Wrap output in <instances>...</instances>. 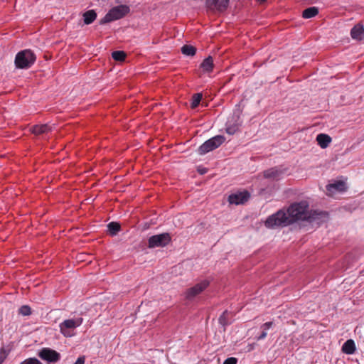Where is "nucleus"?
Returning a JSON list of instances; mask_svg holds the SVG:
<instances>
[{"label": "nucleus", "mask_w": 364, "mask_h": 364, "mask_svg": "<svg viewBox=\"0 0 364 364\" xmlns=\"http://www.w3.org/2000/svg\"><path fill=\"white\" fill-rule=\"evenodd\" d=\"M237 359L234 357H230L225 360L223 364H237Z\"/></svg>", "instance_id": "c85d7f7f"}, {"label": "nucleus", "mask_w": 364, "mask_h": 364, "mask_svg": "<svg viewBox=\"0 0 364 364\" xmlns=\"http://www.w3.org/2000/svg\"><path fill=\"white\" fill-rule=\"evenodd\" d=\"M350 36L353 39L362 41L364 38V28L360 24H356L350 30Z\"/></svg>", "instance_id": "ddd939ff"}, {"label": "nucleus", "mask_w": 364, "mask_h": 364, "mask_svg": "<svg viewBox=\"0 0 364 364\" xmlns=\"http://www.w3.org/2000/svg\"><path fill=\"white\" fill-rule=\"evenodd\" d=\"M320 228L323 224H326L329 220V214L326 211H320Z\"/></svg>", "instance_id": "b1692460"}, {"label": "nucleus", "mask_w": 364, "mask_h": 364, "mask_svg": "<svg viewBox=\"0 0 364 364\" xmlns=\"http://www.w3.org/2000/svg\"><path fill=\"white\" fill-rule=\"evenodd\" d=\"M272 321H269V322H266L265 323H264L262 326V328H263V330L264 331H267L268 329H269L272 326Z\"/></svg>", "instance_id": "7c9ffc66"}, {"label": "nucleus", "mask_w": 364, "mask_h": 364, "mask_svg": "<svg viewBox=\"0 0 364 364\" xmlns=\"http://www.w3.org/2000/svg\"><path fill=\"white\" fill-rule=\"evenodd\" d=\"M332 141L331 137L326 134L320 133V148H327Z\"/></svg>", "instance_id": "a211bd4d"}, {"label": "nucleus", "mask_w": 364, "mask_h": 364, "mask_svg": "<svg viewBox=\"0 0 364 364\" xmlns=\"http://www.w3.org/2000/svg\"><path fill=\"white\" fill-rule=\"evenodd\" d=\"M228 314V311H225L223 313V314L219 318V322L223 326L228 324V321L226 320V315Z\"/></svg>", "instance_id": "cd10ccee"}, {"label": "nucleus", "mask_w": 364, "mask_h": 364, "mask_svg": "<svg viewBox=\"0 0 364 364\" xmlns=\"http://www.w3.org/2000/svg\"><path fill=\"white\" fill-rule=\"evenodd\" d=\"M200 67L205 72H210L213 68V60L211 56L206 58L201 63Z\"/></svg>", "instance_id": "f3484780"}, {"label": "nucleus", "mask_w": 364, "mask_h": 364, "mask_svg": "<svg viewBox=\"0 0 364 364\" xmlns=\"http://www.w3.org/2000/svg\"><path fill=\"white\" fill-rule=\"evenodd\" d=\"M347 183L342 180H333L326 186V195L332 198H336L338 194L346 192Z\"/></svg>", "instance_id": "20e7f679"}, {"label": "nucleus", "mask_w": 364, "mask_h": 364, "mask_svg": "<svg viewBox=\"0 0 364 364\" xmlns=\"http://www.w3.org/2000/svg\"><path fill=\"white\" fill-rule=\"evenodd\" d=\"M228 5L229 0H206L207 8L213 12H224Z\"/></svg>", "instance_id": "9d476101"}, {"label": "nucleus", "mask_w": 364, "mask_h": 364, "mask_svg": "<svg viewBox=\"0 0 364 364\" xmlns=\"http://www.w3.org/2000/svg\"><path fill=\"white\" fill-rule=\"evenodd\" d=\"M55 129V125L49 124H36L31 127L30 131L36 136H44L51 132Z\"/></svg>", "instance_id": "9b49d317"}, {"label": "nucleus", "mask_w": 364, "mask_h": 364, "mask_svg": "<svg viewBox=\"0 0 364 364\" xmlns=\"http://www.w3.org/2000/svg\"><path fill=\"white\" fill-rule=\"evenodd\" d=\"M316 211L309 209V204L306 200L293 203L287 211L279 210L276 213L269 216L264 225L268 228L284 227L298 221L311 222L315 218Z\"/></svg>", "instance_id": "f257e3e1"}, {"label": "nucleus", "mask_w": 364, "mask_h": 364, "mask_svg": "<svg viewBox=\"0 0 364 364\" xmlns=\"http://www.w3.org/2000/svg\"><path fill=\"white\" fill-rule=\"evenodd\" d=\"M250 194L247 191L232 193L228 197V202L230 204L240 205L243 204L248 200Z\"/></svg>", "instance_id": "f8f14e48"}, {"label": "nucleus", "mask_w": 364, "mask_h": 364, "mask_svg": "<svg viewBox=\"0 0 364 364\" xmlns=\"http://www.w3.org/2000/svg\"><path fill=\"white\" fill-rule=\"evenodd\" d=\"M356 350L355 344L353 340H347L342 346V351L347 355H352Z\"/></svg>", "instance_id": "4468645a"}, {"label": "nucleus", "mask_w": 364, "mask_h": 364, "mask_svg": "<svg viewBox=\"0 0 364 364\" xmlns=\"http://www.w3.org/2000/svg\"><path fill=\"white\" fill-rule=\"evenodd\" d=\"M38 355L43 360L48 363H55L60 359V355L57 351L49 348H42L38 353Z\"/></svg>", "instance_id": "1a4fd4ad"}, {"label": "nucleus", "mask_w": 364, "mask_h": 364, "mask_svg": "<svg viewBox=\"0 0 364 364\" xmlns=\"http://www.w3.org/2000/svg\"><path fill=\"white\" fill-rule=\"evenodd\" d=\"M225 138L222 135H217L205 141L198 148V153L201 155L218 148L224 141Z\"/></svg>", "instance_id": "39448f33"}, {"label": "nucleus", "mask_w": 364, "mask_h": 364, "mask_svg": "<svg viewBox=\"0 0 364 364\" xmlns=\"http://www.w3.org/2000/svg\"><path fill=\"white\" fill-rule=\"evenodd\" d=\"M85 357L84 355L80 356L74 364H85Z\"/></svg>", "instance_id": "2f4dec72"}, {"label": "nucleus", "mask_w": 364, "mask_h": 364, "mask_svg": "<svg viewBox=\"0 0 364 364\" xmlns=\"http://www.w3.org/2000/svg\"><path fill=\"white\" fill-rule=\"evenodd\" d=\"M36 61L35 54L30 50L18 52L15 58V65L18 68L27 69Z\"/></svg>", "instance_id": "7ed1b4c3"}, {"label": "nucleus", "mask_w": 364, "mask_h": 364, "mask_svg": "<svg viewBox=\"0 0 364 364\" xmlns=\"http://www.w3.org/2000/svg\"><path fill=\"white\" fill-rule=\"evenodd\" d=\"M316 141L318 143V134L316 136Z\"/></svg>", "instance_id": "f704fd0d"}, {"label": "nucleus", "mask_w": 364, "mask_h": 364, "mask_svg": "<svg viewBox=\"0 0 364 364\" xmlns=\"http://www.w3.org/2000/svg\"><path fill=\"white\" fill-rule=\"evenodd\" d=\"M209 286L208 280H203L193 287L188 288L186 291V298L191 300L203 292Z\"/></svg>", "instance_id": "6e6552de"}, {"label": "nucleus", "mask_w": 364, "mask_h": 364, "mask_svg": "<svg viewBox=\"0 0 364 364\" xmlns=\"http://www.w3.org/2000/svg\"><path fill=\"white\" fill-rule=\"evenodd\" d=\"M181 52L187 56H193L196 53V48L191 45H184L181 48Z\"/></svg>", "instance_id": "aec40b11"}, {"label": "nucleus", "mask_w": 364, "mask_h": 364, "mask_svg": "<svg viewBox=\"0 0 364 364\" xmlns=\"http://www.w3.org/2000/svg\"><path fill=\"white\" fill-rule=\"evenodd\" d=\"M83 21L86 25L92 23L97 18V13L94 10H88L83 14Z\"/></svg>", "instance_id": "dca6fc26"}, {"label": "nucleus", "mask_w": 364, "mask_h": 364, "mask_svg": "<svg viewBox=\"0 0 364 364\" xmlns=\"http://www.w3.org/2000/svg\"><path fill=\"white\" fill-rule=\"evenodd\" d=\"M82 318L67 319L60 323V331L65 337H71L74 335V330L82 323Z\"/></svg>", "instance_id": "423d86ee"}, {"label": "nucleus", "mask_w": 364, "mask_h": 364, "mask_svg": "<svg viewBox=\"0 0 364 364\" xmlns=\"http://www.w3.org/2000/svg\"><path fill=\"white\" fill-rule=\"evenodd\" d=\"M266 1H267V0H258V1H259V3H264V2H265Z\"/></svg>", "instance_id": "72a5a7b5"}, {"label": "nucleus", "mask_w": 364, "mask_h": 364, "mask_svg": "<svg viewBox=\"0 0 364 364\" xmlns=\"http://www.w3.org/2000/svg\"><path fill=\"white\" fill-rule=\"evenodd\" d=\"M282 174V171L277 167H274L266 170L264 172V176L267 178L277 179Z\"/></svg>", "instance_id": "2eb2a0df"}, {"label": "nucleus", "mask_w": 364, "mask_h": 364, "mask_svg": "<svg viewBox=\"0 0 364 364\" xmlns=\"http://www.w3.org/2000/svg\"><path fill=\"white\" fill-rule=\"evenodd\" d=\"M19 314L23 315V316H28L31 314V309L28 306H22L19 310Z\"/></svg>", "instance_id": "a878e982"}, {"label": "nucleus", "mask_w": 364, "mask_h": 364, "mask_svg": "<svg viewBox=\"0 0 364 364\" xmlns=\"http://www.w3.org/2000/svg\"><path fill=\"white\" fill-rule=\"evenodd\" d=\"M6 357L7 353L6 350L4 348H1L0 350V364H1L4 362Z\"/></svg>", "instance_id": "c756f323"}, {"label": "nucleus", "mask_w": 364, "mask_h": 364, "mask_svg": "<svg viewBox=\"0 0 364 364\" xmlns=\"http://www.w3.org/2000/svg\"><path fill=\"white\" fill-rule=\"evenodd\" d=\"M127 5H119L112 8L108 13L100 21V24H105L123 18L129 12Z\"/></svg>", "instance_id": "f03ea898"}, {"label": "nucleus", "mask_w": 364, "mask_h": 364, "mask_svg": "<svg viewBox=\"0 0 364 364\" xmlns=\"http://www.w3.org/2000/svg\"><path fill=\"white\" fill-rule=\"evenodd\" d=\"M171 240V237L168 233H162L155 235L149 238L148 247L149 248H155L159 247H164Z\"/></svg>", "instance_id": "0eeeda50"}, {"label": "nucleus", "mask_w": 364, "mask_h": 364, "mask_svg": "<svg viewBox=\"0 0 364 364\" xmlns=\"http://www.w3.org/2000/svg\"><path fill=\"white\" fill-rule=\"evenodd\" d=\"M318 9L317 7H310L305 9L302 13V16L304 18H309L317 15Z\"/></svg>", "instance_id": "6ab92c4d"}, {"label": "nucleus", "mask_w": 364, "mask_h": 364, "mask_svg": "<svg viewBox=\"0 0 364 364\" xmlns=\"http://www.w3.org/2000/svg\"><path fill=\"white\" fill-rule=\"evenodd\" d=\"M201 99H202V94H200V93L194 94L191 99V108L194 109V108L197 107L198 106Z\"/></svg>", "instance_id": "5701e85b"}, {"label": "nucleus", "mask_w": 364, "mask_h": 364, "mask_svg": "<svg viewBox=\"0 0 364 364\" xmlns=\"http://www.w3.org/2000/svg\"><path fill=\"white\" fill-rule=\"evenodd\" d=\"M126 53L122 50L114 51L112 53V57L117 61H124L126 58Z\"/></svg>", "instance_id": "4be33fe9"}, {"label": "nucleus", "mask_w": 364, "mask_h": 364, "mask_svg": "<svg viewBox=\"0 0 364 364\" xmlns=\"http://www.w3.org/2000/svg\"><path fill=\"white\" fill-rule=\"evenodd\" d=\"M239 124H235L233 125H230L227 124L226 125V132L229 134H234L238 130Z\"/></svg>", "instance_id": "393cba45"}, {"label": "nucleus", "mask_w": 364, "mask_h": 364, "mask_svg": "<svg viewBox=\"0 0 364 364\" xmlns=\"http://www.w3.org/2000/svg\"><path fill=\"white\" fill-rule=\"evenodd\" d=\"M108 230L112 235H115L120 230V225L117 222H111L107 225Z\"/></svg>", "instance_id": "412c9836"}, {"label": "nucleus", "mask_w": 364, "mask_h": 364, "mask_svg": "<svg viewBox=\"0 0 364 364\" xmlns=\"http://www.w3.org/2000/svg\"><path fill=\"white\" fill-rule=\"evenodd\" d=\"M267 335V331L263 330L262 333L257 337V340L259 341V340H262V339L265 338Z\"/></svg>", "instance_id": "473e14b6"}, {"label": "nucleus", "mask_w": 364, "mask_h": 364, "mask_svg": "<svg viewBox=\"0 0 364 364\" xmlns=\"http://www.w3.org/2000/svg\"><path fill=\"white\" fill-rule=\"evenodd\" d=\"M21 364H42V363L36 358H29L22 361Z\"/></svg>", "instance_id": "bb28decb"}]
</instances>
